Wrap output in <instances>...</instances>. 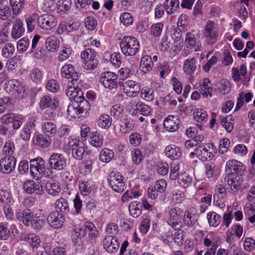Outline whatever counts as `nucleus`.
<instances>
[{"label": "nucleus", "mask_w": 255, "mask_h": 255, "mask_svg": "<svg viewBox=\"0 0 255 255\" xmlns=\"http://www.w3.org/2000/svg\"><path fill=\"white\" fill-rule=\"evenodd\" d=\"M80 87L74 88L70 86L69 88L67 89L66 94L71 101L76 103L78 109L82 114L84 111L87 112L89 110L90 104L83 97Z\"/></svg>", "instance_id": "1"}, {"label": "nucleus", "mask_w": 255, "mask_h": 255, "mask_svg": "<svg viewBox=\"0 0 255 255\" xmlns=\"http://www.w3.org/2000/svg\"><path fill=\"white\" fill-rule=\"evenodd\" d=\"M122 53L126 56L135 55L139 49V42L133 36H124L120 43Z\"/></svg>", "instance_id": "2"}, {"label": "nucleus", "mask_w": 255, "mask_h": 255, "mask_svg": "<svg viewBox=\"0 0 255 255\" xmlns=\"http://www.w3.org/2000/svg\"><path fill=\"white\" fill-rule=\"evenodd\" d=\"M16 218L19 222L23 223H42L45 222L46 218L41 213L34 214L29 209L19 210L16 213Z\"/></svg>", "instance_id": "3"}, {"label": "nucleus", "mask_w": 255, "mask_h": 255, "mask_svg": "<svg viewBox=\"0 0 255 255\" xmlns=\"http://www.w3.org/2000/svg\"><path fill=\"white\" fill-rule=\"evenodd\" d=\"M65 148L71 151L73 157L81 160L85 153L84 144L83 141L76 138L69 137Z\"/></svg>", "instance_id": "4"}, {"label": "nucleus", "mask_w": 255, "mask_h": 255, "mask_svg": "<svg viewBox=\"0 0 255 255\" xmlns=\"http://www.w3.org/2000/svg\"><path fill=\"white\" fill-rule=\"evenodd\" d=\"M61 74L65 78H72L69 83L67 89L70 87L77 88L81 86V80L79 78L78 73L75 72L74 66L70 64L64 65L61 69Z\"/></svg>", "instance_id": "5"}, {"label": "nucleus", "mask_w": 255, "mask_h": 255, "mask_svg": "<svg viewBox=\"0 0 255 255\" xmlns=\"http://www.w3.org/2000/svg\"><path fill=\"white\" fill-rule=\"evenodd\" d=\"M203 34L208 44H215L217 41L219 35V28L217 24L213 21L208 20L205 26Z\"/></svg>", "instance_id": "6"}, {"label": "nucleus", "mask_w": 255, "mask_h": 255, "mask_svg": "<svg viewBox=\"0 0 255 255\" xmlns=\"http://www.w3.org/2000/svg\"><path fill=\"white\" fill-rule=\"evenodd\" d=\"M214 146L210 143H200L195 150V152H192L190 154H195L197 157L203 161L210 160L213 156Z\"/></svg>", "instance_id": "7"}, {"label": "nucleus", "mask_w": 255, "mask_h": 255, "mask_svg": "<svg viewBox=\"0 0 255 255\" xmlns=\"http://www.w3.org/2000/svg\"><path fill=\"white\" fill-rule=\"evenodd\" d=\"M108 183L115 191L121 193L126 188L124 177L119 172H112L108 179Z\"/></svg>", "instance_id": "8"}, {"label": "nucleus", "mask_w": 255, "mask_h": 255, "mask_svg": "<svg viewBox=\"0 0 255 255\" xmlns=\"http://www.w3.org/2000/svg\"><path fill=\"white\" fill-rule=\"evenodd\" d=\"M48 164L51 169L61 171L66 167L67 160L63 154L54 153L49 159Z\"/></svg>", "instance_id": "9"}, {"label": "nucleus", "mask_w": 255, "mask_h": 255, "mask_svg": "<svg viewBox=\"0 0 255 255\" xmlns=\"http://www.w3.org/2000/svg\"><path fill=\"white\" fill-rule=\"evenodd\" d=\"M104 249L108 253H115L120 247V242L117 237L113 235H107L102 241Z\"/></svg>", "instance_id": "10"}, {"label": "nucleus", "mask_w": 255, "mask_h": 255, "mask_svg": "<svg viewBox=\"0 0 255 255\" xmlns=\"http://www.w3.org/2000/svg\"><path fill=\"white\" fill-rule=\"evenodd\" d=\"M37 23L41 28L49 30L56 26L57 20L55 16L51 14H45L38 18Z\"/></svg>", "instance_id": "11"}, {"label": "nucleus", "mask_w": 255, "mask_h": 255, "mask_svg": "<svg viewBox=\"0 0 255 255\" xmlns=\"http://www.w3.org/2000/svg\"><path fill=\"white\" fill-rule=\"evenodd\" d=\"M100 81L106 88H116L117 87V75L111 72L103 73L101 74Z\"/></svg>", "instance_id": "12"}, {"label": "nucleus", "mask_w": 255, "mask_h": 255, "mask_svg": "<svg viewBox=\"0 0 255 255\" xmlns=\"http://www.w3.org/2000/svg\"><path fill=\"white\" fill-rule=\"evenodd\" d=\"M225 181L232 190H238L243 182L241 174L230 173L225 178Z\"/></svg>", "instance_id": "13"}, {"label": "nucleus", "mask_w": 255, "mask_h": 255, "mask_svg": "<svg viewBox=\"0 0 255 255\" xmlns=\"http://www.w3.org/2000/svg\"><path fill=\"white\" fill-rule=\"evenodd\" d=\"M245 169L243 163L235 159L228 160L226 164L225 171L228 175L230 173L241 174Z\"/></svg>", "instance_id": "14"}, {"label": "nucleus", "mask_w": 255, "mask_h": 255, "mask_svg": "<svg viewBox=\"0 0 255 255\" xmlns=\"http://www.w3.org/2000/svg\"><path fill=\"white\" fill-rule=\"evenodd\" d=\"M16 162V159L12 156L2 158L0 160V171L3 173H10L14 169Z\"/></svg>", "instance_id": "15"}, {"label": "nucleus", "mask_w": 255, "mask_h": 255, "mask_svg": "<svg viewBox=\"0 0 255 255\" xmlns=\"http://www.w3.org/2000/svg\"><path fill=\"white\" fill-rule=\"evenodd\" d=\"M124 90L129 97H135L140 91V85L132 80H128L124 84Z\"/></svg>", "instance_id": "16"}, {"label": "nucleus", "mask_w": 255, "mask_h": 255, "mask_svg": "<svg viewBox=\"0 0 255 255\" xmlns=\"http://www.w3.org/2000/svg\"><path fill=\"white\" fill-rule=\"evenodd\" d=\"M23 189L28 194L35 193L37 195H41L43 193L42 186L32 180L25 182L23 184Z\"/></svg>", "instance_id": "17"}, {"label": "nucleus", "mask_w": 255, "mask_h": 255, "mask_svg": "<svg viewBox=\"0 0 255 255\" xmlns=\"http://www.w3.org/2000/svg\"><path fill=\"white\" fill-rule=\"evenodd\" d=\"M179 119L177 116L170 115L164 121L163 126L169 131H175L178 129Z\"/></svg>", "instance_id": "18"}, {"label": "nucleus", "mask_w": 255, "mask_h": 255, "mask_svg": "<svg viewBox=\"0 0 255 255\" xmlns=\"http://www.w3.org/2000/svg\"><path fill=\"white\" fill-rule=\"evenodd\" d=\"M39 107L42 110L56 108L59 106V102L55 99H52L48 95L43 96L39 103Z\"/></svg>", "instance_id": "19"}, {"label": "nucleus", "mask_w": 255, "mask_h": 255, "mask_svg": "<svg viewBox=\"0 0 255 255\" xmlns=\"http://www.w3.org/2000/svg\"><path fill=\"white\" fill-rule=\"evenodd\" d=\"M4 89L10 95H14L21 92V84L17 80H10L5 83Z\"/></svg>", "instance_id": "20"}, {"label": "nucleus", "mask_w": 255, "mask_h": 255, "mask_svg": "<svg viewBox=\"0 0 255 255\" xmlns=\"http://www.w3.org/2000/svg\"><path fill=\"white\" fill-rule=\"evenodd\" d=\"M19 238L20 240L26 242L33 248H37L40 246V239L34 234H21Z\"/></svg>", "instance_id": "21"}, {"label": "nucleus", "mask_w": 255, "mask_h": 255, "mask_svg": "<svg viewBox=\"0 0 255 255\" xmlns=\"http://www.w3.org/2000/svg\"><path fill=\"white\" fill-rule=\"evenodd\" d=\"M24 31L25 29L23 27L22 22L20 19L17 18L12 26L11 30L12 37L15 39L19 38L23 35Z\"/></svg>", "instance_id": "22"}, {"label": "nucleus", "mask_w": 255, "mask_h": 255, "mask_svg": "<svg viewBox=\"0 0 255 255\" xmlns=\"http://www.w3.org/2000/svg\"><path fill=\"white\" fill-rule=\"evenodd\" d=\"M196 60L195 58H187L184 62L183 70L185 74L187 75H192L196 71Z\"/></svg>", "instance_id": "23"}, {"label": "nucleus", "mask_w": 255, "mask_h": 255, "mask_svg": "<svg viewBox=\"0 0 255 255\" xmlns=\"http://www.w3.org/2000/svg\"><path fill=\"white\" fill-rule=\"evenodd\" d=\"M165 152L166 155L172 160L179 159L182 154L180 148L175 145L167 146L165 148Z\"/></svg>", "instance_id": "24"}, {"label": "nucleus", "mask_w": 255, "mask_h": 255, "mask_svg": "<svg viewBox=\"0 0 255 255\" xmlns=\"http://www.w3.org/2000/svg\"><path fill=\"white\" fill-rule=\"evenodd\" d=\"M89 142L93 146L100 147L103 143V136L98 131H93L90 133Z\"/></svg>", "instance_id": "25"}, {"label": "nucleus", "mask_w": 255, "mask_h": 255, "mask_svg": "<svg viewBox=\"0 0 255 255\" xmlns=\"http://www.w3.org/2000/svg\"><path fill=\"white\" fill-rule=\"evenodd\" d=\"M234 218L236 222H240L243 218V214L241 211L237 210L232 212L224 214L223 219L225 223H231L232 219Z\"/></svg>", "instance_id": "26"}, {"label": "nucleus", "mask_w": 255, "mask_h": 255, "mask_svg": "<svg viewBox=\"0 0 255 255\" xmlns=\"http://www.w3.org/2000/svg\"><path fill=\"white\" fill-rule=\"evenodd\" d=\"M59 41L55 36L48 37L45 40V47L48 51L54 52L59 47Z\"/></svg>", "instance_id": "27"}, {"label": "nucleus", "mask_w": 255, "mask_h": 255, "mask_svg": "<svg viewBox=\"0 0 255 255\" xmlns=\"http://www.w3.org/2000/svg\"><path fill=\"white\" fill-rule=\"evenodd\" d=\"M33 141L35 144L41 147H46L50 145L51 140L49 137L42 134H38L34 136Z\"/></svg>", "instance_id": "28"}, {"label": "nucleus", "mask_w": 255, "mask_h": 255, "mask_svg": "<svg viewBox=\"0 0 255 255\" xmlns=\"http://www.w3.org/2000/svg\"><path fill=\"white\" fill-rule=\"evenodd\" d=\"M185 43L188 49L195 48V51H198L199 45L196 43V39L194 34L191 32H187L185 35Z\"/></svg>", "instance_id": "29"}, {"label": "nucleus", "mask_w": 255, "mask_h": 255, "mask_svg": "<svg viewBox=\"0 0 255 255\" xmlns=\"http://www.w3.org/2000/svg\"><path fill=\"white\" fill-rule=\"evenodd\" d=\"M153 67L152 58L148 55L142 56L140 60V67L145 72L150 71Z\"/></svg>", "instance_id": "30"}, {"label": "nucleus", "mask_w": 255, "mask_h": 255, "mask_svg": "<svg viewBox=\"0 0 255 255\" xmlns=\"http://www.w3.org/2000/svg\"><path fill=\"white\" fill-rule=\"evenodd\" d=\"M179 2L178 0H166L164 2V8L168 14H171L177 11L179 8Z\"/></svg>", "instance_id": "31"}, {"label": "nucleus", "mask_w": 255, "mask_h": 255, "mask_svg": "<svg viewBox=\"0 0 255 255\" xmlns=\"http://www.w3.org/2000/svg\"><path fill=\"white\" fill-rule=\"evenodd\" d=\"M46 191L50 195L57 196L60 193L61 189L58 183L54 181H49L46 183Z\"/></svg>", "instance_id": "32"}, {"label": "nucleus", "mask_w": 255, "mask_h": 255, "mask_svg": "<svg viewBox=\"0 0 255 255\" xmlns=\"http://www.w3.org/2000/svg\"><path fill=\"white\" fill-rule=\"evenodd\" d=\"M252 97L253 95L251 93L245 94L244 92H240L237 98V102L235 111H237L240 109L244 105L245 101L247 103L250 102Z\"/></svg>", "instance_id": "33"}, {"label": "nucleus", "mask_w": 255, "mask_h": 255, "mask_svg": "<svg viewBox=\"0 0 255 255\" xmlns=\"http://www.w3.org/2000/svg\"><path fill=\"white\" fill-rule=\"evenodd\" d=\"M42 130L46 134H52L57 132V127L54 123L47 121L42 124Z\"/></svg>", "instance_id": "34"}, {"label": "nucleus", "mask_w": 255, "mask_h": 255, "mask_svg": "<svg viewBox=\"0 0 255 255\" xmlns=\"http://www.w3.org/2000/svg\"><path fill=\"white\" fill-rule=\"evenodd\" d=\"M113 157L114 152L107 148H103L99 154V159L103 162H109Z\"/></svg>", "instance_id": "35"}, {"label": "nucleus", "mask_w": 255, "mask_h": 255, "mask_svg": "<svg viewBox=\"0 0 255 255\" xmlns=\"http://www.w3.org/2000/svg\"><path fill=\"white\" fill-rule=\"evenodd\" d=\"M129 214L134 218L138 217L141 212V205L137 201L131 202L128 207Z\"/></svg>", "instance_id": "36"}, {"label": "nucleus", "mask_w": 255, "mask_h": 255, "mask_svg": "<svg viewBox=\"0 0 255 255\" xmlns=\"http://www.w3.org/2000/svg\"><path fill=\"white\" fill-rule=\"evenodd\" d=\"M112 122V119L109 115L104 114L100 116L98 125L101 128L107 129L111 127Z\"/></svg>", "instance_id": "37"}, {"label": "nucleus", "mask_w": 255, "mask_h": 255, "mask_svg": "<svg viewBox=\"0 0 255 255\" xmlns=\"http://www.w3.org/2000/svg\"><path fill=\"white\" fill-rule=\"evenodd\" d=\"M71 104L69 105L67 108V116L70 119H75L77 117L79 118V115L81 114V113L78 109L76 103H74L73 101H71Z\"/></svg>", "instance_id": "38"}, {"label": "nucleus", "mask_w": 255, "mask_h": 255, "mask_svg": "<svg viewBox=\"0 0 255 255\" xmlns=\"http://www.w3.org/2000/svg\"><path fill=\"white\" fill-rule=\"evenodd\" d=\"M220 122L222 126L228 132H231L233 130L234 125L232 117L231 116L226 117L224 116H220Z\"/></svg>", "instance_id": "39"}, {"label": "nucleus", "mask_w": 255, "mask_h": 255, "mask_svg": "<svg viewBox=\"0 0 255 255\" xmlns=\"http://www.w3.org/2000/svg\"><path fill=\"white\" fill-rule=\"evenodd\" d=\"M48 223H63L64 221L63 215L58 211L53 212L49 214L47 218Z\"/></svg>", "instance_id": "40"}, {"label": "nucleus", "mask_w": 255, "mask_h": 255, "mask_svg": "<svg viewBox=\"0 0 255 255\" xmlns=\"http://www.w3.org/2000/svg\"><path fill=\"white\" fill-rule=\"evenodd\" d=\"M43 75V72L37 68L32 69L29 74L32 81L37 84H39L42 82Z\"/></svg>", "instance_id": "41"}, {"label": "nucleus", "mask_w": 255, "mask_h": 255, "mask_svg": "<svg viewBox=\"0 0 255 255\" xmlns=\"http://www.w3.org/2000/svg\"><path fill=\"white\" fill-rule=\"evenodd\" d=\"M40 38V36L36 34L34 36L31 43V46L30 47V53L34 54V56L38 59L41 58V54L38 52H36L38 49L39 41Z\"/></svg>", "instance_id": "42"}, {"label": "nucleus", "mask_w": 255, "mask_h": 255, "mask_svg": "<svg viewBox=\"0 0 255 255\" xmlns=\"http://www.w3.org/2000/svg\"><path fill=\"white\" fill-rule=\"evenodd\" d=\"M55 207L57 210L63 213H67L69 210L67 201L63 198H60L56 200Z\"/></svg>", "instance_id": "43"}, {"label": "nucleus", "mask_w": 255, "mask_h": 255, "mask_svg": "<svg viewBox=\"0 0 255 255\" xmlns=\"http://www.w3.org/2000/svg\"><path fill=\"white\" fill-rule=\"evenodd\" d=\"M192 182V178L188 174L184 173L178 177V183L184 188L188 187Z\"/></svg>", "instance_id": "44"}, {"label": "nucleus", "mask_w": 255, "mask_h": 255, "mask_svg": "<svg viewBox=\"0 0 255 255\" xmlns=\"http://www.w3.org/2000/svg\"><path fill=\"white\" fill-rule=\"evenodd\" d=\"M194 118L198 123L205 122L208 120V115L204 110L198 109L194 112Z\"/></svg>", "instance_id": "45"}, {"label": "nucleus", "mask_w": 255, "mask_h": 255, "mask_svg": "<svg viewBox=\"0 0 255 255\" xmlns=\"http://www.w3.org/2000/svg\"><path fill=\"white\" fill-rule=\"evenodd\" d=\"M210 81L208 79H205L200 85L201 94L204 97H207L208 95L212 97V88L208 85Z\"/></svg>", "instance_id": "46"}, {"label": "nucleus", "mask_w": 255, "mask_h": 255, "mask_svg": "<svg viewBox=\"0 0 255 255\" xmlns=\"http://www.w3.org/2000/svg\"><path fill=\"white\" fill-rule=\"evenodd\" d=\"M140 97L146 101H151L153 100L154 95L153 90L149 88L142 89L140 91Z\"/></svg>", "instance_id": "47"}, {"label": "nucleus", "mask_w": 255, "mask_h": 255, "mask_svg": "<svg viewBox=\"0 0 255 255\" xmlns=\"http://www.w3.org/2000/svg\"><path fill=\"white\" fill-rule=\"evenodd\" d=\"M135 110L141 115L147 116L151 113V109L150 107L141 102L137 103L135 106Z\"/></svg>", "instance_id": "48"}, {"label": "nucleus", "mask_w": 255, "mask_h": 255, "mask_svg": "<svg viewBox=\"0 0 255 255\" xmlns=\"http://www.w3.org/2000/svg\"><path fill=\"white\" fill-rule=\"evenodd\" d=\"M181 213V210L178 207L171 209L169 214L170 216V221L172 222L171 223H178V220L180 218Z\"/></svg>", "instance_id": "49"}, {"label": "nucleus", "mask_w": 255, "mask_h": 255, "mask_svg": "<svg viewBox=\"0 0 255 255\" xmlns=\"http://www.w3.org/2000/svg\"><path fill=\"white\" fill-rule=\"evenodd\" d=\"M15 51V48L13 44L8 43L4 45L1 51V55L5 58L10 57L13 55Z\"/></svg>", "instance_id": "50"}, {"label": "nucleus", "mask_w": 255, "mask_h": 255, "mask_svg": "<svg viewBox=\"0 0 255 255\" xmlns=\"http://www.w3.org/2000/svg\"><path fill=\"white\" fill-rule=\"evenodd\" d=\"M164 25L161 22L153 24L150 28V34L154 37L159 36L162 33Z\"/></svg>", "instance_id": "51"}, {"label": "nucleus", "mask_w": 255, "mask_h": 255, "mask_svg": "<svg viewBox=\"0 0 255 255\" xmlns=\"http://www.w3.org/2000/svg\"><path fill=\"white\" fill-rule=\"evenodd\" d=\"M56 108H50L46 109V111L42 115V119L46 121H53L56 117Z\"/></svg>", "instance_id": "52"}, {"label": "nucleus", "mask_w": 255, "mask_h": 255, "mask_svg": "<svg viewBox=\"0 0 255 255\" xmlns=\"http://www.w3.org/2000/svg\"><path fill=\"white\" fill-rule=\"evenodd\" d=\"M13 14H18L23 7L24 0H10Z\"/></svg>", "instance_id": "53"}, {"label": "nucleus", "mask_w": 255, "mask_h": 255, "mask_svg": "<svg viewBox=\"0 0 255 255\" xmlns=\"http://www.w3.org/2000/svg\"><path fill=\"white\" fill-rule=\"evenodd\" d=\"M81 57L85 62L87 61V60L96 58V52L91 48H87L81 52Z\"/></svg>", "instance_id": "54"}, {"label": "nucleus", "mask_w": 255, "mask_h": 255, "mask_svg": "<svg viewBox=\"0 0 255 255\" xmlns=\"http://www.w3.org/2000/svg\"><path fill=\"white\" fill-rule=\"evenodd\" d=\"M72 26V24L69 23L68 25L66 22H62L59 24L56 33L58 34H61L63 33L69 32L73 29V28Z\"/></svg>", "instance_id": "55"}, {"label": "nucleus", "mask_w": 255, "mask_h": 255, "mask_svg": "<svg viewBox=\"0 0 255 255\" xmlns=\"http://www.w3.org/2000/svg\"><path fill=\"white\" fill-rule=\"evenodd\" d=\"M78 225L79 227H76L74 230L75 236L80 238L83 237L87 234L89 225L86 224H82V226H81V224Z\"/></svg>", "instance_id": "56"}, {"label": "nucleus", "mask_w": 255, "mask_h": 255, "mask_svg": "<svg viewBox=\"0 0 255 255\" xmlns=\"http://www.w3.org/2000/svg\"><path fill=\"white\" fill-rule=\"evenodd\" d=\"M29 41L27 38H22L17 42V49L20 52H23L27 50L29 45Z\"/></svg>", "instance_id": "57"}, {"label": "nucleus", "mask_w": 255, "mask_h": 255, "mask_svg": "<svg viewBox=\"0 0 255 255\" xmlns=\"http://www.w3.org/2000/svg\"><path fill=\"white\" fill-rule=\"evenodd\" d=\"M230 145V141L227 138H224L220 140L219 143V153L223 154L228 151Z\"/></svg>", "instance_id": "58"}, {"label": "nucleus", "mask_w": 255, "mask_h": 255, "mask_svg": "<svg viewBox=\"0 0 255 255\" xmlns=\"http://www.w3.org/2000/svg\"><path fill=\"white\" fill-rule=\"evenodd\" d=\"M71 3V0H59L57 3V6L61 11L65 12L70 8Z\"/></svg>", "instance_id": "59"}, {"label": "nucleus", "mask_w": 255, "mask_h": 255, "mask_svg": "<svg viewBox=\"0 0 255 255\" xmlns=\"http://www.w3.org/2000/svg\"><path fill=\"white\" fill-rule=\"evenodd\" d=\"M133 17L130 13L124 12L120 16L121 22L126 26H128L133 22Z\"/></svg>", "instance_id": "60"}, {"label": "nucleus", "mask_w": 255, "mask_h": 255, "mask_svg": "<svg viewBox=\"0 0 255 255\" xmlns=\"http://www.w3.org/2000/svg\"><path fill=\"white\" fill-rule=\"evenodd\" d=\"M72 52V49L70 47H64L60 52L58 60L60 61H63L68 59Z\"/></svg>", "instance_id": "61"}, {"label": "nucleus", "mask_w": 255, "mask_h": 255, "mask_svg": "<svg viewBox=\"0 0 255 255\" xmlns=\"http://www.w3.org/2000/svg\"><path fill=\"white\" fill-rule=\"evenodd\" d=\"M179 169V166L178 163L172 162L170 165V178L172 180H175L177 177H178L179 173L178 170Z\"/></svg>", "instance_id": "62"}, {"label": "nucleus", "mask_w": 255, "mask_h": 255, "mask_svg": "<svg viewBox=\"0 0 255 255\" xmlns=\"http://www.w3.org/2000/svg\"><path fill=\"white\" fill-rule=\"evenodd\" d=\"M20 61V58L19 56H14L9 59L7 63L6 66L8 69L13 70L15 67L17 66Z\"/></svg>", "instance_id": "63"}, {"label": "nucleus", "mask_w": 255, "mask_h": 255, "mask_svg": "<svg viewBox=\"0 0 255 255\" xmlns=\"http://www.w3.org/2000/svg\"><path fill=\"white\" fill-rule=\"evenodd\" d=\"M219 89L223 94H228L231 90L230 83L227 80H222L219 87Z\"/></svg>", "instance_id": "64"}]
</instances>
